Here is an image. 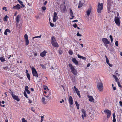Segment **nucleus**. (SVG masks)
Returning <instances> with one entry per match:
<instances>
[{
	"mask_svg": "<svg viewBox=\"0 0 122 122\" xmlns=\"http://www.w3.org/2000/svg\"><path fill=\"white\" fill-rule=\"evenodd\" d=\"M69 54L71 55H72L73 54V52L71 50H70L69 51Z\"/></svg>",
	"mask_w": 122,
	"mask_h": 122,
	"instance_id": "38",
	"label": "nucleus"
},
{
	"mask_svg": "<svg viewBox=\"0 0 122 122\" xmlns=\"http://www.w3.org/2000/svg\"><path fill=\"white\" fill-rule=\"evenodd\" d=\"M103 8V5L102 3L98 4L97 6V11L98 13H100Z\"/></svg>",
	"mask_w": 122,
	"mask_h": 122,
	"instance_id": "4",
	"label": "nucleus"
},
{
	"mask_svg": "<svg viewBox=\"0 0 122 122\" xmlns=\"http://www.w3.org/2000/svg\"><path fill=\"white\" fill-rule=\"evenodd\" d=\"M81 112L82 114H85V113H86V112L84 109H82L81 110Z\"/></svg>",
	"mask_w": 122,
	"mask_h": 122,
	"instance_id": "39",
	"label": "nucleus"
},
{
	"mask_svg": "<svg viewBox=\"0 0 122 122\" xmlns=\"http://www.w3.org/2000/svg\"><path fill=\"white\" fill-rule=\"evenodd\" d=\"M105 57L106 59V62L107 64L109 63V60L106 56H105Z\"/></svg>",
	"mask_w": 122,
	"mask_h": 122,
	"instance_id": "29",
	"label": "nucleus"
},
{
	"mask_svg": "<svg viewBox=\"0 0 122 122\" xmlns=\"http://www.w3.org/2000/svg\"><path fill=\"white\" fill-rule=\"evenodd\" d=\"M66 10V7L65 6H64L63 8V12H65V10Z\"/></svg>",
	"mask_w": 122,
	"mask_h": 122,
	"instance_id": "43",
	"label": "nucleus"
},
{
	"mask_svg": "<svg viewBox=\"0 0 122 122\" xmlns=\"http://www.w3.org/2000/svg\"><path fill=\"white\" fill-rule=\"evenodd\" d=\"M115 45L116 46H118V41H116L115 42Z\"/></svg>",
	"mask_w": 122,
	"mask_h": 122,
	"instance_id": "49",
	"label": "nucleus"
},
{
	"mask_svg": "<svg viewBox=\"0 0 122 122\" xmlns=\"http://www.w3.org/2000/svg\"><path fill=\"white\" fill-rule=\"evenodd\" d=\"M102 40L105 45L106 44H109V41L106 38H103L102 39Z\"/></svg>",
	"mask_w": 122,
	"mask_h": 122,
	"instance_id": "10",
	"label": "nucleus"
},
{
	"mask_svg": "<svg viewBox=\"0 0 122 122\" xmlns=\"http://www.w3.org/2000/svg\"><path fill=\"white\" fill-rule=\"evenodd\" d=\"M47 3V2L46 1L44 3V5H46Z\"/></svg>",
	"mask_w": 122,
	"mask_h": 122,
	"instance_id": "64",
	"label": "nucleus"
},
{
	"mask_svg": "<svg viewBox=\"0 0 122 122\" xmlns=\"http://www.w3.org/2000/svg\"><path fill=\"white\" fill-rule=\"evenodd\" d=\"M78 57L79 58H81L82 56L80 55H79L78 54L77 55Z\"/></svg>",
	"mask_w": 122,
	"mask_h": 122,
	"instance_id": "47",
	"label": "nucleus"
},
{
	"mask_svg": "<svg viewBox=\"0 0 122 122\" xmlns=\"http://www.w3.org/2000/svg\"><path fill=\"white\" fill-rule=\"evenodd\" d=\"M40 65L41 66L43 69L46 68V67L44 65H43L42 64H41Z\"/></svg>",
	"mask_w": 122,
	"mask_h": 122,
	"instance_id": "42",
	"label": "nucleus"
},
{
	"mask_svg": "<svg viewBox=\"0 0 122 122\" xmlns=\"http://www.w3.org/2000/svg\"><path fill=\"white\" fill-rule=\"evenodd\" d=\"M12 97L14 99L16 100L18 102H19L20 101V98L18 96H16L15 95H13Z\"/></svg>",
	"mask_w": 122,
	"mask_h": 122,
	"instance_id": "12",
	"label": "nucleus"
},
{
	"mask_svg": "<svg viewBox=\"0 0 122 122\" xmlns=\"http://www.w3.org/2000/svg\"><path fill=\"white\" fill-rule=\"evenodd\" d=\"M82 114L81 115L82 117V118L83 119V120L84 119V117H85L86 116V114L85 113V114Z\"/></svg>",
	"mask_w": 122,
	"mask_h": 122,
	"instance_id": "35",
	"label": "nucleus"
},
{
	"mask_svg": "<svg viewBox=\"0 0 122 122\" xmlns=\"http://www.w3.org/2000/svg\"><path fill=\"white\" fill-rule=\"evenodd\" d=\"M24 96H25V97H26V98H28V97L27 95L26 92L25 91H24Z\"/></svg>",
	"mask_w": 122,
	"mask_h": 122,
	"instance_id": "33",
	"label": "nucleus"
},
{
	"mask_svg": "<svg viewBox=\"0 0 122 122\" xmlns=\"http://www.w3.org/2000/svg\"><path fill=\"white\" fill-rule=\"evenodd\" d=\"M113 77L114 78L116 81L119 80L118 78L116 76L114 75H113Z\"/></svg>",
	"mask_w": 122,
	"mask_h": 122,
	"instance_id": "26",
	"label": "nucleus"
},
{
	"mask_svg": "<svg viewBox=\"0 0 122 122\" xmlns=\"http://www.w3.org/2000/svg\"><path fill=\"white\" fill-rule=\"evenodd\" d=\"M62 102H64V100L63 99H62V101H60V102L61 103H62Z\"/></svg>",
	"mask_w": 122,
	"mask_h": 122,
	"instance_id": "60",
	"label": "nucleus"
},
{
	"mask_svg": "<svg viewBox=\"0 0 122 122\" xmlns=\"http://www.w3.org/2000/svg\"><path fill=\"white\" fill-rule=\"evenodd\" d=\"M0 60L1 62H3L5 61V58L4 57H0Z\"/></svg>",
	"mask_w": 122,
	"mask_h": 122,
	"instance_id": "22",
	"label": "nucleus"
},
{
	"mask_svg": "<svg viewBox=\"0 0 122 122\" xmlns=\"http://www.w3.org/2000/svg\"><path fill=\"white\" fill-rule=\"evenodd\" d=\"M8 16L7 15H5L3 18V20L4 21H6L7 20Z\"/></svg>",
	"mask_w": 122,
	"mask_h": 122,
	"instance_id": "24",
	"label": "nucleus"
},
{
	"mask_svg": "<svg viewBox=\"0 0 122 122\" xmlns=\"http://www.w3.org/2000/svg\"><path fill=\"white\" fill-rule=\"evenodd\" d=\"M76 35L77 36H81V35L80 34H79V32H78L76 34Z\"/></svg>",
	"mask_w": 122,
	"mask_h": 122,
	"instance_id": "48",
	"label": "nucleus"
},
{
	"mask_svg": "<svg viewBox=\"0 0 122 122\" xmlns=\"http://www.w3.org/2000/svg\"><path fill=\"white\" fill-rule=\"evenodd\" d=\"M81 59H82L84 60H85L86 59V57H83V56H82Z\"/></svg>",
	"mask_w": 122,
	"mask_h": 122,
	"instance_id": "57",
	"label": "nucleus"
},
{
	"mask_svg": "<svg viewBox=\"0 0 122 122\" xmlns=\"http://www.w3.org/2000/svg\"><path fill=\"white\" fill-rule=\"evenodd\" d=\"M34 54V56H36L37 55V54L36 53L34 52H33Z\"/></svg>",
	"mask_w": 122,
	"mask_h": 122,
	"instance_id": "56",
	"label": "nucleus"
},
{
	"mask_svg": "<svg viewBox=\"0 0 122 122\" xmlns=\"http://www.w3.org/2000/svg\"><path fill=\"white\" fill-rule=\"evenodd\" d=\"M76 81V80L75 79H72V82H73V83H74V82H75Z\"/></svg>",
	"mask_w": 122,
	"mask_h": 122,
	"instance_id": "52",
	"label": "nucleus"
},
{
	"mask_svg": "<svg viewBox=\"0 0 122 122\" xmlns=\"http://www.w3.org/2000/svg\"><path fill=\"white\" fill-rule=\"evenodd\" d=\"M72 61L76 65H78V61H77L75 58H73L72 59Z\"/></svg>",
	"mask_w": 122,
	"mask_h": 122,
	"instance_id": "17",
	"label": "nucleus"
},
{
	"mask_svg": "<svg viewBox=\"0 0 122 122\" xmlns=\"http://www.w3.org/2000/svg\"><path fill=\"white\" fill-rule=\"evenodd\" d=\"M104 112L107 114V117L108 118L110 117L111 115V112L110 111L107 109L105 110Z\"/></svg>",
	"mask_w": 122,
	"mask_h": 122,
	"instance_id": "6",
	"label": "nucleus"
},
{
	"mask_svg": "<svg viewBox=\"0 0 122 122\" xmlns=\"http://www.w3.org/2000/svg\"><path fill=\"white\" fill-rule=\"evenodd\" d=\"M59 53L60 54H61L62 53V51L61 50H60L59 51Z\"/></svg>",
	"mask_w": 122,
	"mask_h": 122,
	"instance_id": "46",
	"label": "nucleus"
},
{
	"mask_svg": "<svg viewBox=\"0 0 122 122\" xmlns=\"http://www.w3.org/2000/svg\"><path fill=\"white\" fill-rule=\"evenodd\" d=\"M88 97L89 99V101L91 102H94V99L92 96H91L88 95Z\"/></svg>",
	"mask_w": 122,
	"mask_h": 122,
	"instance_id": "14",
	"label": "nucleus"
},
{
	"mask_svg": "<svg viewBox=\"0 0 122 122\" xmlns=\"http://www.w3.org/2000/svg\"><path fill=\"white\" fill-rule=\"evenodd\" d=\"M18 2L23 7H24L25 6V5L23 4V2L22 1L20 0H18Z\"/></svg>",
	"mask_w": 122,
	"mask_h": 122,
	"instance_id": "25",
	"label": "nucleus"
},
{
	"mask_svg": "<svg viewBox=\"0 0 122 122\" xmlns=\"http://www.w3.org/2000/svg\"><path fill=\"white\" fill-rule=\"evenodd\" d=\"M22 7L19 4H17L16 5L13 7V9H14L19 10Z\"/></svg>",
	"mask_w": 122,
	"mask_h": 122,
	"instance_id": "13",
	"label": "nucleus"
},
{
	"mask_svg": "<svg viewBox=\"0 0 122 122\" xmlns=\"http://www.w3.org/2000/svg\"><path fill=\"white\" fill-rule=\"evenodd\" d=\"M69 66L71 72L74 74L75 75H76L77 74V72L75 68L71 64H70Z\"/></svg>",
	"mask_w": 122,
	"mask_h": 122,
	"instance_id": "1",
	"label": "nucleus"
},
{
	"mask_svg": "<svg viewBox=\"0 0 122 122\" xmlns=\"http://www.w3.org/2000/svg\"><path fill=\"white\" fill-rule=\"evenodd\" d=\"M29 101L28 102L29 103H32V102L29 99Z\"/></svg>",
	"mask_w": 122,
	"mask_h": 122,
	"instance_id": "63",
	"label": "nucleus"
},
{
	"mask_svg": "<svg viewBox=\"0 0 122 122\" xmlns=\"http://www.w3.org/2000/svg\"><path fill=\"white\" fill-rule=\"evenodd\" d=\"M91 11V8H89L86 11V13L87 14V15L88 16H89L90 14Z\"/></svg>",
	"mask_w": 122,
	"mask_h": 122,
	"instance_id": "16",
	"label": "nucleus"
},
{
	"mask_svg": "<svg viewBox=\"0 0 122 122\" xmlns=\"http://www.w3.org/2000/svg\"><path fill=\"white\" fill-rule=\"evenodd\" d=\"M50 24L51 26V27H54V25L51 22H50Z\"/></svg>",
	"mask_w": 122,
	"mask_h": 122,
	"instance_id": "41",
	"label": "nucleus"
},
{
	"mask_svg": "<svg viewBox=\"0 0 122 122\" xmlns=\"http://www.w3.org/2000/svg\"><path fill=\"white\" fill-rule=\"evenodd\" d=\"M83 5L82 3H81V1H80L79 2L78 6V8H79L81 7Z\"/></svg>",
	"mask_w": 122,
	"mask_h": 122,
	"instance_id": "21",
	"label": "nucleus"
},
{
	"mask_svg": "<svg viewBox=\"0 0 122 122\" xmlns=\"http://www.w3.org/2000/svg\"><path fill=\"white\" fill-rule=\"evenodd\" d=\"M25 41L26 42L25 45L26 46L28 45L29 44V41L28 39L25 40Z\"/></svg>",
	"mask_w": 122,
	"mask_h": 122,
	"instance_id": "30",
	"label": "nucleus"
},
{
	"mask_svg": "<svg viewBox=\"0 0 122 122\" xmlns=\"http://www.w3.org/2000/svg\"><path fill=\"white\" fill-rule=\"evenodd\" d=\"M107 64L109 65V66L110 67H112V64H110L109 63Z\"/></svg>",
	"mask_w": 122,
	"mask_h": 122,
	"instance_id": "61",
	"label": "nucleus"
},
{
	"mask_svg": "<svg viewBox=\"0 0 122 122\" xmlns=\"http://www.w3.org/2000/svg\"><path fill=\"white\" fill-rule=\"evenodd\" d=\"M10 33L11 32L10 30L9 29H6L5 31L4 34L5 35H7V32Z\"/></svg>",
	"mask_w": 122,
	"mask_h": 122,
	"instance_id": "19",
	"label": "nucleus"
},
{
	"mask_svg": "<svg viewBox=\"0 0 122 122\" xmlns=\"http://www.w3.org/2000/svg\"><path fill=\"white\" fill-rule=\"evenodd\" d=\"M76 93L78 95V96L80 98L81 97V96L80 94V93L79 91H78V92H76Z\"/></svg>",
	"mask_w": 122,
	"mask_h": 122,
	"instance_id": "37",
	"label": "nucleus"
},
{
	"mask_svg": "<svg viewBox=\"0 0 122 122\" xmlns=\"http://www.w3.org/2000/svg\"><path fill=\"white\" fill-rule=\"evenodd\" d=\"M116 116L114 113L113 114V118H115Z\"/></svg>",
	"mask_w": 122,
	"mask_h": 122,
	"instance_id": "59",
	"label": "nucleus"
},
{
	"mask_svg": "<svg viewBox=\"0 0 122 122\" xmlns=\"http://www.w3.org/2000/svg\"><path fill=\"white\" fill-rule=\"evenodd\" d=\"M97 87L98 91L100 92H102L103 89V84L101 81L97 83Z\"/></svg>",
	"mask_w": 122,
	"mask_h": 122,
	"instance_id": "2",
	"label": "nucleus"
},
{
	"mask_svg": "<svg viewBox=\"0 0 122 122\" xmlns=\"http://www.w3.org/2000/svg\"><path fill=\"white\" fill-rule=\"evenodd\" d=\"M44 88L45 90H46L47 89L48 90V88L46 86H44Z\"/></svg>",
	"mask_w": 122,
	"mask_h": 122,
	"instance_id": "44",
	"label": "nucleus"
},
{
	"mask_svg": "<svg viewBox=\"0 0 122 122\" xmlns=\"http://www.w3.org/2000/svg\"><path fill=\"white\" fill-rule=\"evenodd\" d=\"M27 76L29 80L30 81V76L29 73H27Z\"/></svg>",
	"mask_w": 122,
	"mask_h": 122,
	"instance_id": "31",
	"label": "nucleus"
},
{
	"mask_svg": "<svg viewBox=\"0 0 122 122\" xmlns=\"http://www.w3.org/2000/svg\"><path fill=\"white\" fill-rule=\"evenodd\" d=\"M110 3H108L107 4V10L108 11V12L110 13L111 11L110 10V6H111Z\"/></svg>",
	"mask_w": 122,
	"mask_h": 122,
	"instance_id": "18",
	"label": "nucleus"
},
{
	"mask_svg": "<svg viewBox=\"0 0 122 122\" xmlns=\"http://www.w3.org/2000/svg\"><path fill=\"white\" fill-rule=\"evenodd\" d=\"M24 37L25 39V40L28 39V36L27 34H25V35Z\"/></svg>",
	"mask_w": 122,
	"mask_h": 122,
	"instance_id": "36",
	"label": "nucleus"
},
{
	"mask_svg": "<svg viewBox=\"0 0 122 122\" xmlns=\"http://www.w3.org/2000/svg\"><path fill=\"white\" fill-rule=\"evenodd\" d=\"M77 25L76 24H75L73 25V27L75 28H76L77 27Z\"/></svg>",
	"mask_w": 122,
	"mask_h": 122,
	"instance_id": "54",
	"label": "nucleus"
},
{
	"mask_svg": "<svg viewBox=\"0 0 122 122\" xmlns=\"http://www.w3.org/2000/svg\"><path fill=\"white\" fill-rule=\"evenodd\" d=\"M51 39V44L52 45L55 47H58L59 46L58 44L57 43L55 38L53 37H52Z\"/></svg>",
	"mask_w": 122,
	"mask_h": 122,
	"instance_id": "3",
	"label": "nucleus"
},
{
	"mask_svg": "<svg viewBox=\"0 0 122 122\" xmlns=\"http://www.w3.org/2000/svg\"><path fill=\"white\" fill-rule=\"evenodd\" d=\"M28 87L27 86H25V91L27 92V93L28 94H29L30 93V92L29 91L28 89Z\"/></svg>",
	"mask_w": 122,
	"mask_h": 122,
	"instance_id": "20",
	"label": "nucleus"
},
{
	"mask_svg": "<svg viewBox=\"0 0 122 122\" xmlns=\"http://www.w3.org/2000/svg\"><path fill=\"white\" fill-rule=\"evenodd\" d=\"M6 9V7H4L3 8V10H5V11H7V10Z\"/></svg>",
	"mask_w": 122,
	"mask_h": 122,
	"instance_id": "58",
	"label": "nucleus"
},
{
	"mask_svg": "<svg viewBox=\"0 0 122 122\" xmlns=\"http://www.w3.org/2000/svg\"><path fill=\"white\" fill-rule=\"evenodd\" d=\"M114 21L116 24L118 26H119L120 25V22L118 17H115V18Z\"/></svg>",
	"mask_w": 122,
	"mask_h": 122,
	"instance_id": "5",
	"label": "nucleus"
},
{
	"mask_svg": "<svg viewBox=\"0 0 122 122\" xmlns=\"http://www.w3.org/2000/svg\"><path fill=\"white\" fill-rule=\"evenodd\" d=\"M113 122H116V119L115 118H113Z\"/></svg>",
	"mask_w": 122,
	"mask_h": 122,
	"instance_id": "55",
	"label": "nucleus"
},
{
	"mask_svg": "<svg viewBox=\"0 0 122 122\" xmlns=\"http://www.w3.org/2000/svg\"><path fill=\"white\" fill-rule=\"evenodd\" d=\"M3 68L4 69H8L9 68L8 66H6V67H3Z\"/></svg>",
	"mask_w": 122,
	"mask_h": 122,
	"instance_id": "62",
	"label": "nucleus"
},
{
	"mask_svg": "<svg viewBox=\"0 0 122 122\" xmlns=\"http://www.w3.org/2000/svg\"><path fill=\"white\" fill-rule=\"evenodd\" d=\"M20 16L19 15H18L17 16L16 18H15L16 20L17 23L16 24V27L17 28H20V26H19V27L18 26V23L20 21Z\"/></svg>",
	"mask_w": 122,
	"mask_h": 122,
	"instance_id": "8",
	"label": "nucleus"
},
{
	"mask_svg": "<svg viewBox=\"0 0 122 122\" xmlns=\"http://www.w3.org/2000/svg\"><path fill=\"white\" fill-rule=\"evenodd\" d=\"M9 92L10 93V94L12 96V95H14L13 94V92L11 91L10 90V92Z\"/></svg>",
	"mask_w": 122,
	"mask_h": 122,
	"instance_id": "50",
	"label": "nucleus"
},
{
	"mask_svg": "<svg viewBox=\"0 0 122 122\" xmlns=\"http://www.w3.org/2000/svg\"><path fill=\"white\" fill-rule=\"evenodd\" d=\"M69 103L70 105L73 104V100L72 97L71 96L69 97L68 99Z\"/></svg>",
	"mask_w": 122,
	"mask_h": 122,
	"instance_id": "11",
	"label": "nucleus"
},
{
	"mask_svg": "<svg viewBox=\"0 0 122 122\" xmlns=\"http://www.w3.org/2000/svg\"><path fill=\"white\" fill-rule=\"evenodd\" d=\"M41 35L40 36L34 37H33L32 39H33V40H34V39L35 38H40L41 37Z\"/></svg>",
	"mask_w": 122,
	"mask_h": 122,
	"instance_id": "34",
	"label": "nucleus"
},
{
	"mask_svg": "<svg viewBox=\"0 0 122 122\" xmlns=\"http://www.w3.org/2000/svg\"><path fill=\"white\" fill-rule=\"evenodd\" d=\"M72 89L73 90H74V89L76 91V92H78V91H79L78 90V89L75 86H74V87L72 88Z\"/></svg>",
	"mask_w": 122,
	"mask_h": 122,
	"instance_id": "28",
	"label": "nucleus"
},
{
	"mask_svg": "<svg viewBox=\"0 0 122 122\" xmlns=\"http://www.w3.org/2000/svg\"><path fill=\"white\" fill-rule=\"evenodd\" d=\"M42 9L44 10H45L46 9V8L45 6H43L42 7Z\"/></svg>",
	"mask_w": 122,
	"mask_h": 122,
	"instance_id": "45",
	"label": "nucleus"
},
{
	"mask_svg": "<svg viewBox=\"0 0 122 122\" xmlns=\"http://www.w3.org/2000/svg\"><path fill=\"white\" fill-rule=\"evenodd\" d=\"M46 51H44L40 53V55L41 57H43L46 56Z\"/></svg>",
	"mask_w": 122,
	"mask_h": 122,
	"instance_id": "15",
	"label": "nucleus"
},
{
	"mask_svg": "<svg viewBox=\"0 0 122 122\" xmlns=\"http://www.w3.org/2000/svg\"><path fill=\"white\" fill-rule=\"evenodd\" d=\"M57 14L56 12L54 13V15L53 18V21L55 22L58 18V17L57 16Z\"/></svg>",
	"mask_w": 122,
	"mask_h": 122,
	"instance_id": "9",
	"label": "nucleus"
},
{
	"mask_svg": "<svg viewBox=\"0 0 122 122\" xmlns=\"http://www.w3.org/2000/svg\"><path fill=\"white\" fill-rule=\"evenodd\" d=\"M45 98H44V97H43L42 98V99H41V101H42V102H43V104H46V102L45 101Z\"/></svg>",
	"mask_w": 122,
	"mask_h": 122,
	"instance_id": "27",
	"label": "nucleus"
},
{
	"mask_svg": "<svg viewBox=\"0 0 122 122\" xmlns=\"http://www.w3.org/2000/svg\"><path fill=\"white\" fill-rule=\"evenodd\" d=\"M75 104L77 107V109H79V105L77 101L75 102Z\"/></svg>",
	"mask_w": 122,
	"mask_h": 122,
	"instance_id": "23",
	"label": "nucleus"
},
{
	"mask_svg": "<svg viewBox=\"0 0 122 122\" xmlns=\"http://www.w3.org/2000/svg\"><path fill=\"white\" fill-rule=\"evenodd\" d=\"M22 122H27V121L24 118H22Z\"/></svg>",
	"mask_w": 122,
	"mask_h": 122,
	"instance_id": "40",
	"label": "nucleus"
},
{
	"mask_svg": "<svg viewBox=\"0 0 122 122\" xmlns=\"http://www.w3.org/2000/svg\"><path fill=\"white\" fill-rule=\"evenodd\" d=\"M119 104L120 106L122 107V102L121 101H120Z\"/></svg>",
	"mask_w": 122,
	"mask_h": 122,
	"instance_id": "53",
	"label": "nucleus"
},
{
	"mask_svg": "<svg viewBox=\"0 0 122 122\" xmlns=\"http://www.w3.org/2000/svg\"><path fill=\"white\" fill-rule=\"evenodd\" d=\"M32 72L33 76H37L38 73L36 69L33 67L32 68Z\"/></svg>",
	"mask_w": 122,
	"mask_h": 122,
	"instance_id": "7",
	"label": "nucleus"
},
{
	"mask_svg": "<svg viewBox=\"0 0 122 122\" xmlns=\"http://www.w3.org/2000/svg\"><path fill=\"white\" fill-rule=\"evenodd\" d=\"M116 82H117V84H118V86L119 87H122L120 85V84L119 82V80L116 81Z\"/></svg>",
	"mask_w": 122,
	"mask_h": 122,
	"instance_id": "32",
	"label": "nucleus"
},
{
	"mask_svg": "<svg viewBox=\"0 0 122 122\" xmlns=\"http://www.w3.org/2000/svg\"><path fill=\"white\" fill-rule=\"evenodd\" d=\"M70 14H72L73 13V12L72 11V10L71 9H70Z\"/></svg>",
	"mask_w": 122,
	"mask_h": 122,
	"instance_id": "51",
	"label": "nucleus"
}]
</instances>
